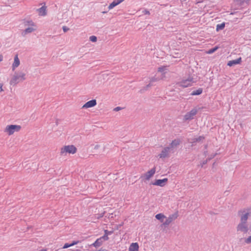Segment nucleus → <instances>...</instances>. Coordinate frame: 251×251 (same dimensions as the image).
Returning a JSON list of instances; mask_svg holds the SVG:
<instances>
[{
  "mask_svg": "<svg viewBox=\"0 0 251 251\" xmlns=\"http://www.w3.org/2000/svg\"><path fill=\"white\" fill-rule=\"evenodd\" d=\"M21 129V126L18 125H8L3 129V132L8 136H11L15 132H19Z\"/></svg>",
  "mask_w": 251,
  "mask_h": 251,
  "instance_id": "obj_1",
  "label": "nucleus"
},
{
  "mask_svg": "<svg viewBox=\"0 0 251 251\" xmlns=\"http://www.w3.org/2000/svg\"><path fill=\"white\" fill-rule=\"evenodd\" d=\"M77 151L76 148L73 145H66L63 146L60 149L61 155H66L67 153L74 154Z\"/></svg>",
  "mask_w": 251,
  "mask_h": 251,
  "instance_id": "obj_2",
  "label": "nucleus"
},
{
  "mask_svg": "<svg viewBox=\"0 0 251 251\" xmlns=\"http://www.w3.org/2000/svg\"><path fill=\"white\" fill-rule=\"evenodd\" d=\"M25 79V74L20 72L19 74L16 73L10 81V84L11 85H15L20 81H23Z\"/></svg>",
  "mask_w": 251,
  "mask_h": 251,
  "instance_id": "obj_3",
  "label": "nucleus"
},
{
  "mask_svg": "<svg viewBox=\"0 0 251 251\" xmlns=\"http://www.w3.org/2000/svg\"><path fill=\"white\" fill-rule=\"evenodd\" d=\"M25 26H29V27L26 28L24 32L25 34L31 33L36 29V26L35 24L31 21H27L25 22Z\"/></svg>",
  "mask_w": 251,
  "mask_h": 251,
  "instance_id": "obj_4",
  "label": "nucleus"
},
{
  "mask_svg": "<svg viewBox=\"0 0 251 251\" xmlns=\"http://www.w3.org/2000/svg\"><path fill=\"white\" fill-rule=\"evenodd\" d=\"M178 217V214L177 212L170 215L168 218H166V220L163 224H161V226L167 227L174 220L176 219Z\"/></svg>",
  "mask_w": 251,
  "mask_h": 251,
  "instance_id": "obj_5",
  "label": "nucleus"
},
{
  "mask_svg": "<svg viewBox=\"0 0 251 251\" xmlns=\"http://www.w3.org/2000/svg\"><path fill=\"white\" fill-rule=\"evenodd\" d=\"M237 231H240L245 233H247L249 231V227L247 223L240 222V223L237 225Z\"/></svg>",
  "mask_w": 251,
  "mask_h": 251,
  "instance_id": "obj_6",
  "label": "nucleus"
},
{
  "mask_svg": "<svg viewBox=\"0 0 251 251\" xmlns=\"http://www.w3.org/2000/svg\"><path fill=\"white\" fill-rule=\"evenodd\" d=\"M168 178H165L162 179H155L154 182H151V184L159 186L161 187H163L165 185L166 183L168 182Z\"/></svg>",
  "mask_w": 251,
  "mask_h": 251,
  "instance_id": "obj_7",
  "label": "nucleus"
},
{
  "mask_svg": "<svg viewBox=\"0 0 251 251\" xmlns=\"http://www.w3.org/2000/svg\"><path fill=\"white\" fill-rule=\"evenodd\" d=\"M193 79L192 77H189L188 79L183 80L179 83L180 86L183 87H187L191 86L193 83Z\"/></svg>",
  "mask_w": 251,
  "mask_h": 251,
  "instance_id": "obj_8",
  "label": "nucleus"
},
{
  "mask_svg": "<svg viewBox=\"0 0 251 251\" xmlns=\"http://www.w3.org/2000/svg\"><path fill=\"white\" fill-rule=\"evenodd\" d=\"M238 215H241L240 222L247 223V220L249 218V216H250V213L249 212H245L244 210H241L239 211Z\"/></svg>",
  "mask_w": 251,
  "mask_h": 251,
  "instance_id": "obj_9",
  "label": "nucleus"
},
{
  "mask_svg": "<svg viewBox=\"0 0 251 251\" xmlns=\"http://www.w3.org/2000/svg\"><path fill=\"white\" fill-rule=\"evenodd\" d=\"M198 111L196 109H193L190 112L186 113L184 116L185 120H190L194 118V117L197 114Z\"/></svg>",
  "mask_w": 251,
  "mask_h": 251,
  "instance_id": "obj_10",
  "label": "nucleus"
},
{
  "mask_svg": "<svg viewBox=\"0 0 251 251\" xmlns=\"http://www.w3.org/2000/svg\"><path fill=\"white\" fill-rule=\"evenodd\" d=\"M97 105V101L96 100H92L86 102L83 106V108H89L93 107Z\"/></svg>",
  "mask_w": 251,
  "mask_h": 251,
  "instance_id": "obj_11",
  "label": "nucleus"
},
{
  "mask_svg": "<svg viewBox=\"0 0 251 251\" xmlns=\"http://www.w3.org/2000/svg\"><path fill=\"white\" fill-rule=\"evenodd\" d=\"M155 167H153L150 171H148L145 174V176L146 180H149L150 178L153 176L155 173Z\"/></svg>",
  "mask_w": 251,
  "mask_h": 251,
  "instance_id": "obj_12",
  "label": "nucleus"
},
{
  "mask_svg": "<svg viewBox=\"0 0 251 251\" xmlns=\"http://www.w3.org/2000/svg\"><path fill=\"white\" fill-rule=\"evenodd\" d=\"M241 61H242V58H241V57H239V58H238L236 60L229 61L227 63V65L228 66L231 67L235 65L240 64Z\"/></svg>",
  "mask_w": 251,
  "mask_h": 251,
  "instance_id": "obj_13",
  "label": "nucleus"
},
{
  "mask_svg": "<svg viewBox=\"0 0 251 251\" xmlns=\"http://www.w3.org/2000/svg\"><path fill=\"white\" fill-rule=\"evenodd\" d=\"M20 64V60L18 58V55H16L14 57V61L12 64V70L13 71L15 70L16 68L18 67Z\"/></svg>",
  "mask_w": 251,
  "mask_h": 251,
  "instance_id": "obj_14",
  "label": "nucleus"
},
{
  "mask_svg": "<svg viewBox=\"0 0 251 251\" xmlns=\"http://www.w3.org/2000/svg\"><path fill=\"white\" fill-rule=\"evenodd\" d=\"M139 248V245L137 243H132L129 246L128 251H138Z\"/></svg>",
  "mask_w": 251,
  "mask_h": 251,
  "instance_id": "obj_15",
  "label": "nucleus"
},
{
  "mask_svg": "<svg viewBox=\"0 0 251 251\" xmlns=\"http://www.w3.org/2000/svg\"><path fill=\"white\" fill-rule=\"evenodd\" d=\"M125 0H114L109 6L108 9L109 10L112 9L116 6L118 5Z\"/></svg>",
  "mask_w": 251,
  "mask_h": 251,
  "instance_id": "obj_16",
  "label": "nucleus"
},
{
  "mask_svg": "<svg viewBox=\"0 0 251 251\" xmlns=\"http://www.w3.org/2000/svg\"><path fill=\"white\" fill-rule=\"evenodd\" d=\"M155 218L159 220L161 223L164 222V219L166 218V216L162 213H159L155 215Z\"/></svg>",
  "mask_w": 251,
  "mask_h": 251,
  "instance_id": "obj_17",
  "label": "nucleus"
},
{
  "mask_svg": "<svg viewBox=\"0 0 251 251\" xmlns=\"http://www.w3.org/2000/svg\"><path fill=\"white\" fill-rule=\"evenodd\" d=\"M103 242L102 241V240L100 238H99L97 239L95 241V242L93 243L91 246H94L95 248H97L100 247L102 244Z\"/></svg>",
  "mask_w": 251,
  "mask_h": 251,
  "instance_id": "obj_18",
  "label": "nucleus"
},
{
  "mask_svg": "<svg viewBox=\"0 0 251 251\" xmlns=\"http://www.w3.org/2000/svg\"><path fill=\"white\" fill-rule=\"evenodd\" d=\"M180 140L179 139H175L173 140L170 145V147L171 149L176 148L180 144Z\"/></svg>",
  "mask_w": 251,
  "mask_h": 251,
  "instance_id": "obj_19",
  "label": "nucleus"
},
{
  "mask_svg": "<svg viewBox=\"0 0 251 251\" xmlns=\"http://www.w3.org/2000/svg\"><path fill=\"white\" fill-rule=\"evenodd\" d=\"M38 11L40 15L45 16L46 15V7L45 6H42L38 9Z\"/></svg>",
  "mask_w": 251,
  "mask_h": 251,
  "instance_id": "obj_20",
  "label": "nucleus"
},
{
  "mask_svg": "<svg viewBox=\"0 0 251 251\" xmlns=\"http://www.w3.org/2000/svg\"><path fill=\"white\" fill-rule=\"evenodd\" d=\"M225 26V23H223L221 24H218L216 25V31H218L220 30H222L224 28Z\"/></svg>",
  "mask_w": 251,
  "mask_h": 251,
  "instance_id": "obj_21",
  "label": "nucleus"
},
{
  "mask_svg": "<svg viewBox=\"0 0 251 251\" xmlns=\"http://www.w3.org/2000/svg\"><path fill=\"white\" fill-rule=\"evenodd\" d=\"M219 47L218 46L215 47V48L211 49L205 52L206 54H212L215 51H216L218 49Z\"/></svg>",
  "mask_w": 251,
  "mask_h": 251,
  "instance_id": "obj_22",
  "label": "nucleus"
},
{
  "mask_svg": "<svg viewBox=\"0 0 251 251\" xmlns=\"http://www.w3.org/2000/svg\"><path fill=\"white\" fill-rule=\"evenodd\" d=\"M202 89L200 88L196 91H194L192 93V95H199L201 94L202 93Z\"/></svg>",
  "mask_w": 251,
  "mask_h": 251,
  "instance_id": "obj_23",
  "label": "nucleus"
},
{
  "mask_svg": "<svg viewBox=\"0 0 251 251\" xmlns=\"http://www.w3.org/2000/svg\"><path fill=\"white\" fill-rule=\"evenodd\" d=\"M171 148L170 147H166L163 149L162 151V153L164 154H167L170 151Z\"/></svg>",
  "mask_w": 251,
  "mask_h": 251,
  "instance_id": "obj_24",
  "label": "nucleus"
},
{
  "mask_svg": "<svg viewBox=\"0 0 251 251\" xmlns=\"http://www.w3.org/2000/svg\"><path fill=\"white\" fill-rule=\"evenodd\" d=\"M212 158H208V159H206L205 160H204L202 161V163H201L200 165L201 167H203L205 164H206L208 161H209Z\"/></svg>",
  "mask_w": 251,
  "mask_h": 251,
  "instance_id": "obj_25",
  "label": "nucleus"
},
{
  "mask_svg": "<svg viewBox=\"0 0 251 251\" xmlns=\"http://www.w3.org/2000/svg\"><path fill=\"white\" fill-rule=\"evenodd\" d=\"M100 238L103 242L107 241L109 239L108 236L105 234H104L102 236L100 237Z\"/></svg>",
  "mask_w": 251,
  "mask_h": 251,
  "instance_id": "obj_26",
  "label": "nucleus"
},
{
  "mask_svg": "<svg viewBox=\"0 0 251 251\" xmlns=\"http://www.w3.org/2000/svg\"><path fill=\"white\" fill-rule=\"evenodd\" d=\"M90 40L93 42H96L97 40V38L95 36H91L90 37Z\"/></svg>",
  "mask_w": 251,
  "mask_h": 251,
  "instance_id": "obj_27",
  "label": "nucleus"
},
{
  "mask_svg": "<svg viewBox=\"0 0 251 251\" xmlns=\"http://www.w3.org/2000/svg\"><path fill=\"white\" fill-rule=\"evenodd\" d=\"M104 234L108 236L109 235H111L113 233V231H108L107 229L104 230Z\"/></svg>",
  "mask_w": 251,
  "mask_h": 251,
  "instance_id": "obj_28",
  "label": "nucleus"
},
{
  "mask_svg": "<svg viewBox=\"0 0 251 251\" xmlns=\"http://www.w3.org/2000/svg\"><path fill=\"white\" fill-rule=\"evenodd\" d=\"M245 242L247 244H250L251 243V235L250 236L247 238L245 239Z\"/></svg>",
  "mask_w": 251,
  "mask_h": 251,
  "instance_id": "obj_29",
  "label": "nucleus"
},
{
  "mask_svg": "<svg viewBox=\"0 0 251 251\" xmlns=\"http://www.w3.org/2000/svg\"><path fill=\"white\" fill-rule=\"evenodd\" d=\"M166 70V67L165 66H162L161 67L158 68V72H163Z\"/></svg>",
  "mask_w": 251,
  "mask_h": 251,
  "instance_id": "obj_30",
  "label": "nucleus"
},
{
  "mask_svg": "<svg viewBox=\"0 0 251 251\" xmlns=\"http://www.w3.org/2000/svg\"><path fill=\"white\" fill-rule=\"evenodd\" d=\"M80 242V241L79 240H76V241H73L71 243H70V245L72 246H73L74 245H75L76 244H77L78 243H79Z\"/></svg>",
  "mask_w": 251,
  "mask_h": 251,
  "instance_id": "obj_31",
  "label": "nucleus"
},
{
  "mask_svg": "<svg viewBox=\"0 0 251 251\" xmlns=\"http://www.w3.org/2000/svg\"><path fill=\"white\" fill-rule=\"evenodd\" d=\"M121 159L119 160L118 161L121 165H123L125 163V161L124 160V158H120Z\"/></svg>",
  "mask_w": 251,
  "mask_h": 251,
  "instance_id": "obj_32",
  "label": "nucleus"
},
{
  "mask_svg": "<svg viewBox=\"0 0 251 251\" xmlns=\"http://www.w3.org/2000/svg\"><path fill=\"white\" fill-rule=\"evenodd\" d=\"M70 247H71L70 243H66L64 245V246L63 247V249H67Z\"/></svg>",
  "mask_w": 251,
  "mask_h": 251,
  "instance_id": "obj_33",
  "label": "nucleus"
},
{
  "mask_svg": "<svg viewBox=\"0 0 251 251\" xmlns=\"http://www.w3.org/2000/svg\"><path fill=\"white\" fill-rule=\"evenodd\" d=\"M204 138L203 136H200L198 138L196 139V141H200L203 140Z\"/></svg>",
  "mask_w": 251,
  "mask_h": 251,
  "instance_id": "obj_34",
  "label": "nucleus"
},
{
  "mask_svg": "<svg viewBox=\"0 0 251 251\" xmlns=\"http://www.w3.org/2000/svg\"><path fill=\"white\" fill-rule=\"evenodd\" d=\"M122 109V108L120 107H117L114 108V111H118Z\"/></svg>",
  "mask_w": 251,
  "mask_h": 251,
  "instance_id": "obj_35",
  "label": "nucleus"
},
{
  "mask_svg": "<svg viewBox=\"0 0 251 251\" xmlns=\"http://www.w3.org/2000/svg\"><path fill=\"white\" fill-rule=\"evenodd\" d=\"M63 29L64 32H66L67 31H68L69 30V28L66 26H63Z\"/></svg>",
  "mask_w": 251,
  "mask_h": 251,
  "instance_id": "obj_36",
  "label": "nucleus"
},
{
  "mask_svg": "<svg viewBox=\"0 0 251 251\" xmlns=\"http://www.w3.org/2000/svg\"><path fill=\"white\" fill-rule=\"evenodd\" d=\"M3 91V90L2 89V84L0 83V93Z\"/></svg>",
  "mask_w": 251,
  "mask_h": 251,
  "instance_id": "obj_37",
  "label": "nucleus"
},
{
  "mask_svg": "<svg viewBox=\"0 0 251 251\" xmlns=\"http://www.w3.org/2000/svg\"><path fill=\"white\" fill-rule=\"evenodd\" d=\"M97 251H108V250L105 249L101 248L100 249Z\"/></svg>",
  "mask_w": 251,
  "mask_h": 251,
  "instance_id": "obj_38",
  "label": "nucleus"
},
{
  "mask_svg": "<svg viewBox=\"0 0 251 251\" xmlns=\"http://www.w3.org/2000/svg\"><path fill=\"white\" fill-rule=\"evenodd\" d=\"M104 213H105V212H103V213H102L101 214H100V216L99 217V218L102 217L104 216Z\"/></svg>",
  "mask_w": 251,
  "mask_h": 251,
  "instance_id": "obj_39",
  "label": "nucleus"
},
{
  "mask_svg": "<svg viewBox=\"0 0 251 251\" xmlns=\"http://www.w3.org/2000/svg\"><path fill=\"white\" fill-rule=\"evenodd\" d=\"M2 60H3V56L2 55L0 54V62L2 61Z\"/></svg>",
  "mask_w": 251,
  "mask_h": 251,
  "instance_id": "obj_40",
  "label": "nucleus"
},
{
  "mask_svg": "<svg viewBox=\"0 0 251 251\" xmlns=\"http://www.w3.org/2000/svg\"><path fill=\"white\" fill-rule=\"evenodd\" d=\"M39 251H47V249H43L40 250Z\"/></svg>",
  "mask_w": 251,
  "mask_h": 251,
  "instance_id": "obj_41",
  "label": "nucleus"
},
{
  "mask_svg": "<svg viewBox=\"0 0 251 251\" xmlns=\"http://www.w3.org/2000/svg\"><path fill=\"white\" fill-rule=\"evenodd\" d=\"M209 213H210V214H215L214 212H211V211H210V212H209Z\"/></svg>",
  "mask_w": 251,
  "mask_h": 251,
  "instance_id": "obj_42",
  "label": "nucleus"
},
{
  "mask_svg": "<svg viewBox=\"0 0 251 251\" xmlns=\"http://www.w3.org/2000/svg\"><path fill=\"white\" fill-rule=\"evenodd\" d=\"M122 226V224L119 225L118 226V227H121V226Z\"/></svg>",
  "mask_w": 251,
  "mask_h": 251,
  "instance_id": "obj_43",
  "label": "nucleus"
},
{
  "mask_svg": "<svg viewBox=\"0 0 251 251\" xmlns=\"http://www.w3.org/2000/svg\"><path fill=\"white\" fill-rule=\"evenodd\" d=\"M243 239V238H241L240 239V241H241V240H242Z\"/></svg>",
  "mask_w": 251,
  "mask_h": 251,
  "instance_id": "obj_44",
  "label": "nucleus"
}]
</instances>
